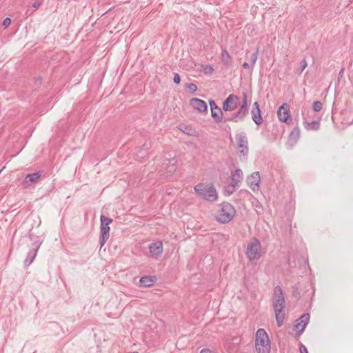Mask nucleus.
<instances>
[{
  "instance_id": "4468645a",
  "label": "nucleus",
  "mask_w": 353,
  "mask_h": 353,
  "mask_svg": "<svg viewBox=\"0 0 353 353\" xmlns=\"http://www.w3.org/2000/svg\"><path fill=\"white\" fill-rule=\"evenodd\" d=\"M252 119L256 125H261L263 123L261 112L259 108V103L255 101L252 110Z\"/></svg>"
},
{
  "instance_id": "7c9ffc66",
  "label": "nucleus",
  "mask_w": 353,
  "mask_h": 353,
  "mask_svg": "<svg viewBox=\"0 0 353 353\" xmlns=\"http://www.w3.org/2000/svg\"><path fill=\"white\" fill-rule=\"evenodd\" d=\"M241 105L248 108L247 94L245 92H243V101L242 104Z\"/></svg>"
},
{
  "instance_id": "2eb2a0df",
  "label": "nucleus",
  "mask_w": 353,
  "mask_h": 353,
  "mask_svg": "<svg viewBox=\"0 0 353 353\" xmlns=\"http://www.w3.org/2000/svg\"><path fill=\"white\" fill-rule=\"evenodd\" d=\"M190 105L193 108L200 112H206L208 109L207 103L201 99L198 98H193L190 100Z\"/></svg>"
},
{
  "instance_id": "1a4fd4ad",
  "label": "nucleus",
  "mask_w": 353,
  "mask_h": 353,
  "mask_svg": "<svg viewBox=\"0 0 353 353\" xmlns=\"http://www.w3.org/2000/svg\"><path fill=\"white\" fill-rule=\"evenodd\" d=\"M209 104L211 109V116L216 123L224 121L223 113L221 109L216 104L212 99L209 100Z\"/></svg>"
},
{
  "instance_id": "72a5a7b5",
  "label": "nucleus",
  "mask_w": 353,
  "mask_h": 353,
  "mask_svg": "<svg viewBox=\"0 0 353 353\" xmlns=\"http://www.w3.org/2000/svg\"><path fill=\"white\" fill-rule=\"evenodd\" d=\"M299 352L300 353H308L307 347L303 344H299Z\"/></svg>"
},
{
  "instance_id": "6e6552de",
  "label": "nucleus",
  "mask_w": 353,
  "mask_h": 353,
  "mask_svg": "<svg viewBox=\"0 0 353 353\" xmlns=\"http://www.w3.org/2000/svg\"><path fill=\"white\" fill-rule=\"evenodd\" d=\"M240 103V99L235 94H230L223 103V110L225 112L234 110Z\"/></svg>"
},
{
  "instance_id": "9d476101",
  "label": "nucleus",
  "mask_w": 353,
  "mask_h": 353,
  "mask_svg": "<svg viewBox=\"0 0 353 353\" xmlns=\"http://www.w3.org/2000/svg\"><path fill=\"white\" fill-rule=\"evenodd\" d=\"M248 108H245L244 106L241 105L239 109L238 110V111L235 114H234L232 117L225 118L224 119V122L229 121H234V122L243 121L245 117L248 114Z\"/></svg>"
},
{
  "instance_id": "4be33fe9",
  "label": "nucleus",
  "mask_w": 353,
  "mask_h": 353,
  "mask_svg": "<svg viewBox=\"0 0 353 353\" xmlns=\"http://www.w3.org/2000/svg\"><path fill=\"white\" fill-rule=\"evenodd\" d=\"M303 125L307 130H316L319 128V122L318 121H312V122L304 121Z\"/></svg>"
},
{
  "instance_id": "2f4dec72",
  "label": "nucleus",
  "mask_w": 353,
  "mask_h": 353,
  "mask_svg": "<svg viewBox=\"0 0 353 353\" xmlns=\"http://www.w3.org/2000/svg\"><path fill=\"white\" fill-rule=\"evenodd\" d=\"M10 23H11V19L9 17H6L3 21L2 26H4L5 28H7L8 26H9L10 25Z\"/></svg>"
},
{
  "instance_id": "ddd939ff",
  "label": "nucleus",
  "mask_w": 353,
  "mask_h": 353,
  "mask_svg": "<svg viewBox=\"0 0 353 353\" xmlns=\"http://www.w3.org/2000/svg\"><path fill=\"white\" fill-rule=\"evenodd\" d=\"M247 183L248 186L253 190L259 189V183L260 182V175L259 172H255L248 176Z\"/></svg>"
},
{
  "instance_id": "6ab92c4d",
  "label": "nucleus",
  "mask_w": 353,
  "mask_h": 353,
  "mask_svg": "<svg viewBox=\"0 0 353 353\" xmlns=\"http://www.w3.org/2000/svg\"><path fill=\"white\" fill-rule=\"evenodd\" d=\"M41 176V174L40 172L28 174L24 178L23 183L24 185H29V183H34L38 181Z\"/></svg>"
},
{
  "instance_id": "20e7f679",
  "label": "nucleus",
  "mask_w": 353,
  "mask_h": 353,
  "mask_svg": "<svg viewBox=\"0 0 353 353\" xmlns=\"http://www.w3.org/2000/svg\"><path fill=\"white\" fill-rule=\"evenodd\" d=\"M234 208L229 203H223L217 212L216 220L221 223L230 222L235 214Z\"/></svg>"
},
{
  "instance_id": "f3484780",
  "label": "nucleus",
  "mask_w": 353,
  "mask_h": 353,
  "mask_svg": "<svg viewBox=\"0 0 353 353\" xmlns=\"http://www.w3.org/2000/svg\"><path fill=\"white\" fill-rule=\"evenodd\" d=\"M149 250L152 256L157 257L163 252V244L161 241L151 243L149 245Z\"/></svg>"
},
{
  "instance_id": "9b49d317",
  "label": "nucleus",
  "mask_w": 353,
  "mask_h": 353,
  "mask_svg": "<svg viewBox=\"0 0 353 353\" xmlns=\"http://www.w3.org/2000/svg\"><path fill=\"white\" fill-rule=\"evenodd\" d=\"M243 172L240 169H236L232 172L231 179L232 182L229 185V188H231V192H234L236 187L239 186V182L242 180Z\"/></svg>"
},
{
  "instance_id": "a878e982",
  "label": "nucleus",
  "mask_w": 353,
  "mask_h": 353,
  "mask_svg": "<svg viewBox=\"0 0 353 353\" xmlns=\"http://www.w3.org/2000/svg\"><path fill=\"white\" fill-rule=\"evenodd\" d=\"M201 68H202V71L205 74H210L214 72V68H212V66L211 65H201Z\"/></svg>"
},
{
  "instance_id": "423d86ee",
  "label": "nucleus",
  "mask_w": 353,
  "mask_h": 353,
  "mask_svg": "<svg viewBox=\"0 0 353 353\" xmlns=\"http://www.w3.org/2000/svg\"><path fill=\"white\" fill-rule=\"evenodd\" d=\"M246 255L250 261L258 260L261 256V244L259 240L254 239L248 243Z\"/></svg>"
},
{
  "instance_id": "7ed1b4c3",
  "label": "nucleus",
  "mask_w": 353,
  "mask_h": 353,
  "mask_svg": "<svg viewBox=\"0 0 353 353\" xmlns=\"http://www.w3.org/2000/svg\"><path fill=\"white\" fill-rule=\"evenodd\" d=\"M255 348L258 353H270V343L264 329H259L256 332Z\"/></svg>"
},
{
  "instance_id": "f704fd0d",
  "label": "nucleus",
  "mask_w": 353,
  "mask_h": 353,
  "mask_svg": "<svg viewBox=\"0 0 353 353\" xmlns=\"http://www.w3.org/2000/svg\"><path fill=\"white\" fill-rule=\"evenodd\" d=\"M307 61H305V59H303L301 61L300 73H301L305 70V68L307 67Z\"/></svg>"
},
{
  "instance_id": "f03ea898",
  "label": "nucleus",
  "mask_w": 353,
  "mask_h": 353,
  "mask_svg": "<svg viewBox=\"0 0 353 353\" xmlns=\"http://www.w3.org/2000/svg\"><path fill=\"white\" fill-rule=\"evenodd\" d=\"M196 194L203 199L208 201H215L218 195L213 185L199 183L194 188Z\"/></svg>"
},
{
  "instance_id": "0eeeda50",
  "label": "nucleus",
  "mask_w": 353,
  "mask_h": 353,
  "mask_svg": "<svg viewBox=\"0 0 353 353\" xmlns=\"http://www.w3.org/2000/svg\"><path fill=\"white\" fill-rule=\"evenodd\" d=\"M310 321V314L304 313L298 319H296L293 325L294 330L296 331V334L300 336L305 330Z\"/></svg>"
},
{
  "instance_id": "5701e85b",
  "label": "nucleus",
  "mask_w": 353,
  "mask_h": 353,
  "mask_svg": "<svg viewBox=\"0 0 353 353\" xmlns=\"http://www.w3.org/2000/svg\"><path fill=\"white\" fill-rule=\"evenodd\" d=\"M259 53V48L257 47L256 48L254 52L250 55V70H253V68L254 67V65L257 61L258 56Z\"/></svg>"
},
{
  "instance_id": "4c0bfd02",
  "label": "nucleus",
  "mask_w": 353,
  "mask_h": 353,
  "mask_svg": "<svg viewBox=\"0 0 353 353\" xmlns=\"http://www.w3.org/2000/svg\"><path fill=\"white\" fill-rule=\"evenodd\" d=\"M343 69H342V70L340 71L339 75H340V76H342V75H343Z\"/></svg>"
},
{
  "instance_id": "39448f33",
  "label": "nucleus",
  "mask_w": 353,
  "mask_h": 353,
  "mask_svg": "<svg viewBox=\"0 0 353 353\" xmlns=\"http://www.w3.org/2000/svg\"><path fill=\"white\" fill-rule=\"evenodd\" d=\"M237 144V154L240 158L245 159L248 154V139L245 132H240L236 134Z\"/></svg>"
},
{
  "instance_id": "c9c22d12",
  "label": "nucleus",
  "mask_w": 353,
  "mask_h": 353,
  "mask_svg": "<svg viewBox=\"0 0 353 353\" xmlns=\"http://www.w3.org/2000/svg\"><path fill=\"white\" fill-rule=\"evenodd\" d=\"M243 67L245 68V69H250V64H249L247 62H244L243 63Z\"/></svg>"
},
{
  "instance_id": "a211bd4d",
  "label": "nucleus",
  "mask_w": 353,
  "mask_h": 353,
  "mask_svg": "<svg viewBox=\"0 0 353 353\" xmlns=\"http://www.w3.org/2000/svg\"><path fill=\"white\" fill-rule=\"evenodd\" d=\"M156 281V277L152 276H142L139 280L140 287H150L154 285Z\"/></svg>"
},
{
  "instance_id": "c756f323",
  "label": "nucleus",
  "mask_w": 353,
  "mask_h": 353,
  "mask_svg": "<svg viewBox=\"0 0 353 353\" xmlns=\"http://www.w3.org/2000/svg\"><path fill=\"white\" fill-rule=\"evenodd\" d=\"M185 87L192 92H196L197 90V86L194 83H186Z\"/></svg>"
},
{
  "instance_id": "412c9836",
  "label": "nucleus",
  "mask_w": 353,
  "mask_h": 353,
  "mask_svg": "<svg viewBox=\"0 0 353 353\" xmlns=\"http://www.w3.org/2000/svg\"><path fill=\"white\" fill-rule=\"evenodd\" d=\"M38 249L39 245L37 246L36 249L28 252L27 257L24 261V264L26 266H28L32 263V261H34V258L37 256Z\"/></svg>"
},
{
  "instance_id": "dca6fc26",
  "label": "nucleus",
  "mask_w": 353,
  "mask_h": 353,
  "mask_svg": "<svg viewBox=\"0 0 353 353\" xmlns=\"http://www.w3.org/2000/svg\"><path fill=\"white\" fill-rule=\"evenodd\" d=\"M110 227L109 225H100L101 236L99 238L100 248H101L110 237Z\"/></svg>"
},
{
  "instance_id": "c85d7f7f",
  "label": "nucleus",
  "mask_w": 353,
  "mask_h": 353,
  "mask_svg": "<svg viewBox=\"0 0 353 353\" xmlns=\"http://www.w3.org/2000/svg\"><path fill=\"white\" fill-rule=\"evenodd\" d=\"M40 6H41V2H40V1H35V2L32 4V7L34 8V10H30V9H28V10H27V13H26V14H32L36 9L39 8V7Z\"/></svg>"
},
{
  "instance_id": "bb28decb",
  "label": "nucleus",
  "mask_w": 353,
  "mask_h": 353,
  "mask_svg": "<svg viewBox=\"0 0 353 353\" xmlns=\"http://www.w3.org/2000/svg\"><path fill=\"white\" fill-rule=\"evenodd\" d=\"M322 103L319 101H316L313 103L312 110L314 112H319L322 108Z\"/></svg>"
},
{
  "instance_id": "aec40b11",
  "label": "nucleus",
  "mask_w": 353,
  "mask_h": 353,
  "mask_svg": "<svg viewBox=\"0 0 353 353\" xmlns=\"http://www.w3.org/2000/svg\"><path fill=\"white\" fill-rule=\"evenodd\" d=\"M300 137V129L298 126L294 128V129L290 132L288 141L291 145H294Z\"/></svg>"
},
{
  "instance_id": "473e14b6",
  "label": "nucleus",
  "mask_w": 353,
  "mask_h": 353,
  "mask_svg": "<svg viewBox=\"0 0 353 353\" xmlns=\"http://www.w3.org/2000/svg\"><path fill=\"white\" fill-rule=\"evenodd\" d=\"M173 81L176 84H179L181 82V77L178 73H174Z\"/></svg>"
},
{
  "instance_id": "cd10ccee",
  "label": "nucleus",
  "mask_w": 353,
  "mask_h": 353,
  "mask_svg": "<svg viewBox=\"0 0 353 353\" xmlns=\"http://www.w3.org/2000/svg\"><path fill=\"white\" fill-rule=\"evenodd\" d=\"M292 292L294 298H296V299H300V292L299 288L296 286L294 285L292 287Z\"/></svg>"
},
{
  "instance_id": "e433bc0d",
  "label": "nucleus",
  "mask_w": 353,
  "mask_h": 353,
  "mask_svg": "<svg viewBox=\"0 0 353 353\" xmlns=\"http://www.w3.org/2000/svg\"><path fill=\"white\" fill-rule=\"evenodd\" d=\"M226 191L230 194H232L234 192H231V188H229V185L226 188Z\"/></svg>"
},
{
  "instance_id": "f257e3e1",
  "label": "nucleus",
  "mask_w": 353,
  "mask_h": 353,
  "mask_svg": "<svg viewBox=\"0 0 353 353\" xmlns=\"http://www.w3.org/2000/svg\"><path fill=\"white\" fill-rule=\"evenodd\" d=\"M285 300L281 288L279 285L276 286L272 296V306L275 312L276 323L281 327L283 323L285 318L284 308Z\"/></svg>"
},
{
  "instance_id": "f8f14e48",
  "label": "nucleus",
  "mask_w": 353,
  "mask_h": 353,
  "mask_svg": "<svg viewBox=\"0 0 353 353\" xmlns=\"http://www.w3.org/2000/svg\"><path fill=\"white\" fill-rule=\"evenodd\" d=\"M290 109L287 103L281 105L277 110V116L281 122L288 123L290 118Z\"/></svg>"
},
{
  "instance_id": "393cba45",
  "label": "nucleus",
  "mask_w": 353,
  "mask_h": 353,
  "mask_svg": "<svg viewBox=\"0 0 353 353\" xmlns=\"http://www.w3.org/2000/svg\"><path fill=\"white\" fill-rule=\"evenodd\" d=\"M100 221H101L100 225H109V224L111 223L113 220L111 218L105 216L104 215H101Z\"/></svg>"
},
{
  "instance_id": "b1692460",
  "label": "nucleus",
  "mask_w": 353,
  "mask_h": 353,
  "mask_svg": "<svg viewBox=\"0 0 353 353\" xmlns=\"http://www.w3.org/2000/svg\"><path fill=\"white\" fill-rule=\"evenodd\" d=\"M230 58H231L230 55L227 52V50H223L222 52H221V61L225 64H228L230 63Z\"/></svg>"
}]
</instances>
